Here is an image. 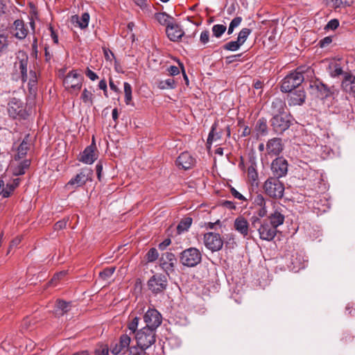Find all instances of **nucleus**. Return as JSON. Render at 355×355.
<instances>
[{"instance_id":"nucleus-15","label":"nucleus","mask_w":355,"mask_h":355,"mask_svg":"<svg viewBox=\"0 0 355 355\" xmlns=\"http://www.w3.org/2000/svg\"><path fill=\"white\" fill-rule=\"evenodd\" d=\"M8 112L10 116L24 118L26 112L22 101L16 98H11L8 103Z\"/></svg>"},{"instance_id":"nucleus-11","label":"nucleus","mask_w":355,"mask_h":355,"mask_svg":"<svg viewBox=\"0 0 355 355\" xmlns=\"http://www.w3.org/2000/svg\"><path fill=\"white\" fill-rule=\"evenodd\" d=\"M144 321L146 328L156 330L162 324V317L155 309H149L144 315Z\"/></svg>"},{"instance_id":"nucleus-57","label":"nucleus","mask_w":355,"mask_h":355,"mask_svg":"<svg viewBox=\"0 0 355 355\" xmlns=\"http://www.w3.org/2000/svg\"><path fill=\"white\" fill-rule=\"evenodd\" d=\"M242 21L241 17H234L230 22V25L234 28L238 27Z\"/></svg>"},{"instance_id":"nucleus-13","label":"nucleus","mask_w":355,"mask_h":355,"mask_svg":"<svg viewBox=\"0 0 355 355\" xmlns=\"http://www.w3.org/2000/svg\"><path fill=\"white\" fill-rule=\"evenodd\" d=\"M291 125L290 116L286 113L273 116L271 119V125L277 133H282Z\"/></svg>"},{"instance_id":"nucleus-54","label":"nucleus","mask_w":355,"mask_h":355,"mask_svg":"<svg viewBox=\"0 0 355 355\" xmlns=\"http://www.w3.org/2000/svg\"><path fill=\"white\" fill-rule=\"evenodd\" d=\"M147 354H148V355H162L163 350L160 345H159V346L155 345L154 346V352H148Z\"/></svg>"},{"instance_id":"nucleus-5","label":"nucleus","mask_w":355,"mask_h":355,"mask_svg":"<svg viewBox=\"0 0 355 355\" xmlns=\"http://www.w3.org/2000/svg\"><path fill=\"white\" fill-rule=\"evenodd\" d=\"M83 81V76L77 70H71L65 76L63 84L67 90L73 93L80 90Z\"/></svg>"},{"instance_id":"nucleus-43","label":"nucleus","mask_w":355,"mask_h":355,"mask_svg":"<svg viewBox=\"0 0 355 355\" xmlns=\"http://www.w3.org/2000/svg\"><path fill=\"white\" fill-rule=\"evenodd\" d=\"M272 200H267L265 202L264 206H259V209L257 210V215L259 218H263L269 214L268 209L271 206L269 203V202H271Z\"/></svg>"},{"instance_id":"nucleus-37","label":"nucleus","mask_w":355,"mask_h":355,"mask_svg":"<svg viewBox=\"0 0 355 355\" xmlns=\"http://www.w3.org/2000/svg\"><path fill=\"white\" fill-rule=\"evenodd\" d=\"M227 27L223 24H215L211 28L213 36L219 38L226 31Z\"/></svg>"},{"instance_id":"nucleus-9","label":"nucleus","mask_w":355,"mask_h":355,"mask_svg":"<svg viewBox=\"0 0 355 355\" xmlns=\"http://www.w3.org/2000/svg\"><path fill=\"white\" fill-rule=\"evenodd\" d=\"M93 171L88 167L83 168L66 184L67 189H76L83 186L87 182L92 180Z\"/></svg>"},{"instance_id":"nucleus-30","label":"nucleus","mask_w":355,"mask_h":355,"mask_svg":"<svg viewBox=\"0 0 355 355\" xmlns=\"http://www.w3.org/2000/svg\"><path fill=\"white\" fill-rule=\"evenodd\" d=\"M31 164L30 160L25 159L20 162L13 171V174L15 176H19L21 175H24L25 173L26 170L29 167Z\"/></svg>"},{"instance_id":"nucleus-16","label":"nucleus","mask_w":355,"mask_h":355,"mask_svg":"<svg viewBox=\"0 0 355 355\" xmlns=\"http://www.w3.org/2000/svg\"><path fill=\"white\" fill-rule=\"evenodd\" d=\"M271 171L275 176L274 178L279 180V178L285 176L288 171L287 161L283 157L276 158L272 162Z\"/></svg>"},{"instance_id":"nucleus-55","label":"nucleus","mask_w":355,"mask_h":355,"mask_svg":"<svg viewBox=\"0 0 355 355\" xmlns=\"http://www.w3.org/2000/svg\"><path fill=\"white\" fill-rule=\"evenodd\" d=\"M167 71L171 76H176L180 73V70L176 66H170Z\"/></svg>"},{"instance_id":"nucleus-23","label":"nucleus","mask_w":355,"mask_h":355,"mask_svg":"<svg viewBox=\"0 0 355 355\" xmlns=\"http://www.w3.org/2000/svg\"><path fill=\"white\" fill-rule=\"evenodd\" d=\"M13 26V35L19 40L24 39L28 34V30L25 28L24 21L20 19H17L14 21Z\"/></svg>"},{"instance_id":"nucleus-60","label":"nucleus","mask_w":355,"mask_h":355,"mask_svg":"<svg viewBox=\"0 0 355 355\" xmlns=\"http://www.w3.org/2000/svg\"><path fill=\"white\" fill-rule=\"evenodd\" d=\"M223 205L229 209H236V205H235L234 202L230 201V200L224 201L223 202Z\"/></svg>"},{"instance_id":"nucleus-62","label":"nucleus","mask_w":355,"mask_h":355,"mask_svg":"<svg viewBox=\"0 0 355 355\" xmlns=\"http://www.w3.org/2000/svg\"><path fill=\"white\" fill-rule=\"evenodd\" d=\"M67 223L65 221H58L54 225V229L55 230H60L66 227Z\"/></svg>"},{"instance_id":"nucleus-33","label":"nucleus","mask_w":355,"mask_h":355,"mask_svg":"<svg viewBox=\"0 0 355 355\" xmlns=\"http://www.w3.org/2000/svg\"><path fill=\"white\" fill-rule=\"evenodd\" d=\"M28 144L25 140H23L19 146V147L17 148V153L15 157V159H20L23 158L27 153V151L28 150Z\"/></svg>"},{"instance_id":"nucleus-40","label":"nucleus","mask_w":355,"mask_h":355,"mask_svg":"<svg viewBox=\"0 0 355 355\" xmlns=\"http://www.w3.org/2000/svg\"><path fill=\"white\" fill-rule=\"evenodd\" d=\"M192 219L191 218L182 220L177 227L178 234H182L183 232L187 231L190 227Z\"/></svg>"},{"instance_id":"nucleus-3","label":"nucleus","mask_w":355,"mask_h":355,"mask_svg":"<svg viewBox=\"0 0 355 355\" xmlns=\"http://www.w3.org/2000/svg\"><path fill=\"white\" fill-rule=\"evenodd\" d=\"M28 57L23 55V58L16 62V66L19 67L21 73V80L26 82L28 80V86L31 94H35L37 89V77L36 72L31 70L27 74Z\"/></svg>"},{"instance_id":"nucleus-27","label":"nucleus","mask_w":355,"mask_h":355,"mask_svg":"<svg viewBox=\"0 0 355 355\" xmlns=\"http://www.w3.org/2000/svg\"><path fill=\"white\" fill-rule=\"evenodd\" d=\"M70 307L71 305L69 302L63 300H58L55 306L54 312L56 315L61 316L69 311Z\"/></svg>"},{"instance_id":"nucleus-59","label":"nucleus","mask_w":355,"mask_h":355,"mask_svg":"<svg viewBox=\"0 0 355 355\" xmlns=\"http://www.w3.org/2000/svg\"><path fill=\"white\" fill-rule=\"evenodd\" d=\"M332 42V40L330 37H325L322 40H320V44L321 47H325L328 44H329Z\"/></svg>"},{"instance_id":"nucleus-10","label":"nucleus","mask_w":355,"mask_h":355,"mask_svg":"<svg viewBox=\"0 0 355 355\" xmlns=\"http://www.w3.org/2000/svg\"><path fill=\"white\" fill-rule=\"evenodd\" d=\"M200 252L196 248H189L184 250L180 255L181 263L188 267H193L201 261Z\"/></svg>"},{"instance_id":"nucleus-51","label":"nucleus","mask_w":355,"mask_h":355,"mask_svg":"<svg viewBox=\"0 0 355 355\" xmlns=\"http://www.w3.org/2000/svg\"><path fill=\"white\" fill-rule=\"evenodd\" d=\"M339 26V21L336 19H331L327 24L325 28L335 30Z\"/></svg>"},{"instance_id":"nucleus-35","label":"nucleus","mask_w":355,"mask_h":355,"mask_svg":"<svg viewBox=\"0 0 355 355\" xmlns=\"http://www.w3.org/2000/svg\"><path fill=\"white\" fill-rule=\"evenodd\" d=\"M93 93L85 88L82 92L80 98L84 103L88 105H92L93 104Z\"/></svg>"},{"instance_id":"nucleus-19","label":"nucleus","mask_w":355,"mask_h":355,"mask_svg":"<svg viewBox=\"0 0 355 355\" xmlns=\"http://www.w3.org/2000/svg\"><path fill=\"white\" fill-rule=\"evenodd\" d=\"M166 33L168 39L173 42L178 41L184 34L180 26L175 21L170 24L169 27L166 28Z\"/></svg>"},{"instance_id":"nucleus-7","label":"nucleus","mask_w":355,"mask_h":355,"mask_svg":"<svg viewBox=\"0 0 355 355\" xmlns=\"http://www.w3.org/2000/svg\"><path fill=\"white\" fill-rule=\"evenodd\" d=\"M272 210L268 214V220L277 228L282 225L285 220L284 207L275 201L269 202Z\"/></svg>"},{"instance_id":"nucleus-12","label":"nucleus","mask_w":355,"mask_h":355,"mask_svg":"<svg viewBox=\"0 0 355 355\" xmlns=\"http://www.w3.org/2000/svg\"><path fill=\"white\" fill-rule=\"evenodd\" d=\"M205 247L211 252L220 250L223 245V241L218 233L208 232L204 235Z\"/></svg>"},{"instance_id":"nucleus-29","label":"nucleus","mask_w":355,"mask_h":355,"mask_svg":"<svg viewBox=\"0 0 355 355\" xmlns=\"http://www.w3.org/2000/svg\"><path fill=\"white\" fill-rule=\"evenodd\" d=\"M248 178L252 185L258 184V173L254 164H251L248 168Z\"/></svg>"},{"instance_id":"nucleus-25","label":"nucleus","mask_w":355,"mask_h":355,"mask_svg":"<svg viewBox=\"0 0 355 355\" xmlns=\"http://www.w3.org/2000/svg\"><path fill=\"white\" fill-rule=\"evenodd\" d=\"M342 87L347 93L355 94V76L352 74L345 75L342 82Z\"/></svg>"},{"instance_id":"nucleus-61","label":"nucleus","mask_w":355,"mask_h":355,"mask_svg":"<svg viewBox=\"0 0 355 355\" xmlns=\"http://www.w3.org/2000/svg\"><path fill=\"white\" fill-rule=\"evenodd\" d=\"M241 54L233 55L230 56H227L226 58V61L227 63L230 64L233 62L238 60V59L241 57Z\"/></svg>"},{"instance_id":"nucleus-36","label":"nucleus","mask_w":355,"mask_h":355,"mask_svg":"<svg viewBox=\"0 0 355 355\" xmlns=\"http://www.w3.org/2000/svg\"><path fill=\"white\" fill-rule=\"evenodd\" d=\"M20 179L19 178H14L10 182L7 183L6 189L7 191H5V197H8L10 193L15 190L16 187L19 184Z\"/></svg>"},{"instance_id":"nucleus-6","label":"nucleus","mask_w":355,"mask_h":355,"mask_svg":"<svg viewBox=\"0 0 355 355\" xmlns=\"http://www.w3.org/2000/svg\"><path fill=\"white\" fill-rule=\"evenodd\" d=\"M137 345L149 349L155 342V330L143 327L135 334Z\"/></svg>"},{"instance_id":"nucleus-52","label":"nucleus","mask_w":355,"mask_h":355,"mask_svg":"<svg viewBox=\"0 0 355 355\" xmlns=\"http://www.w3.org/2000/svg\"><path fill=\"white\" fill-rule=\"evenodd\" d=\"M230 191H231L232 195L235 198L239 199L240 200H246V198L234 187H231Z\"/></svg>"},{"instance_id":"nucleus-50","label":"nucleus","mask_w":355,"mask_h":355,"mask_svg":"<svg viewBox=\"0 0 355 355\" xmlns=\"http://www.w3.org/2000/svg\"><path fill=\"white\" fill-rule=\"evenodd\" d=\"M8 46V38L4 35L0 34V51L6 49Z\"/></svg>"},{"instance_id":"nucleus-32","label":"nucleus","mask_w":355,"mask_h":355,"mask_svg":"<svg viewBox=\"0 0 355 355\" xmlns=\"http://www.w3.org/2000/svg\"><path fill=\"white\" fill-rule=\"evenodd\" d=\"M158 87L160 89H171L176 87V83L172 78L160 80L158 82Z\"/></svg>"},{"instance_id":"nucleus-63","label":"nucleus","mask_w":355,"mask_h":355,"mask_svg":"<svg viewBox=\"0 0 355 355\" xmlns=\"http://www.w3.org/2000/svg\"><path fill=\"white\" fill-rule=\"evenodd\" d=\"M98 87L100 89H102L104 91V93H105V95L106 96V93H107V83L106 81L103 79V80H101L99 83H98Z\"/></svg>"},{"instance_id":"nucleus-31","label":"nucleus","mask_w":355,"mask_h":355,"mask_svg":"<svg viewBox=\"0 0 355 355\" xmlns=\"http://www.w3.org/2000/svg\"><path fill=\"white\" fill-rule=\"evenodd\" d=\"M255 128L259 135H266L268 133L266 120L264 118L259 119L256 123Z\"/></svg>"},{"instance_id":"nucleus-45","label":"nucleus","mask_w":355,"mask_h":355,"mask_svg":"<svg viewBox=\"0 0 355 355\" xmlns=\"http://www.w3.org/2000/svg\"><path fill=\"white\" fill-rule=\"evenodd\" d=\"M114 271L115 267L106 268L103 271L100 272L99 277L103 280H107L114 274Z\"/></svg>"},{"instance_id":"nucleus-56","label":"nucleus","mask_w":355,"mask_h":355,"mask_svg":"<svg viewBox=\"0 0 355 355\" xmlns=\"http://www.w3.org/2000/svg\"><path fill=\"white\" fill-rule=\"evenodd\" d=\"M171 243L170 239H164L162 243L159 244V249L161 250H165Z\"/></svg>"},{"instance_id":"nucleus-48","label":"nucleus","mask_w":355,"mask_h":355,"mask_svg":"<svg viewBox=\"0 0 355 355\" xmlns=\"http://www.w3.org/2000/svg\"><path fill=\"white\" fill-rule=\"evenodd\" d=\"M266 201L261 194H257L253 198V203L255 206H264Z\"/></svg>"},{"instance_id":"nucleus-17","label":"nucleus","mask_w":355,"mask_h":355,"mask_svg":"<svg viewBox=\"0 0 355 355\" xmlns=\"http://www.w3.org/2000/svg\"><path fill=\"white\" fill-rule=\"evenodd\" d=\"M96 144L94 138L92 139V143L85 148L83 152L81 153L79 158V161L85 164H92L97 159V155L95 153Z\"/></svg>"},{"instance_id":"nucleus-22","label":"nucleus","mask_w":355,"mask_h":355,"mask_svg":"<svg viewBox=\"0 0 355 355\" xmlns=\"http://www.w3.org/2000/svg\"><path fill=\"white\" fill-rule=\"evenodd\" d=\"M176 163L179 167L187 170L191 168L193 165L194 159L188 152H184L179 155L176 160Z\"/></svg>"},{"instance_id":"nucleus-26","label":"nucleus","mask_w":355,"mask_h":355,"mask_svg":"<svg viewBox=\"0 0 355 355\" xmlns=\"http://www.w3.org/2000/svg\"><path fill=\"white\" fill-rule=\"evenodd\" d=\"M286 103L285 102L279 98H275L271 104V112L273 116L277 114H285Z\"/></svg>"},{"instance_id":"nucleus-44","label":"nucleus","mask_w":355,"mask_h":355,"mask_svg":"<svg viewBox=\"0 0 355 355\" xmlns=\"http://www.w3.org/2000/svg\"><path fill=\"white\" fill-rule=\"evenodd\" d=\"M252 31L250 28H242L240 32L239 33V35L237 37V40L239 42H240L242 44L245 43L248 37L251 33Z\"/></svg>"},{"instance_id":"nucleus-41","label":"nucleus","mask_w":355,"mask_h":355,"mask_svg":"<svg viewBox=\"0 0 355 355\" xmlns=\"http://www.w3.org/2000/svg\"><path fill=\"white\" fill-rule=\"evenodd\" d=\"M243 44L239 42L238 40L236 41H231L227 43H226L223 48L225 50L231 51H236L242 46Z\"/></svg>"},{"instance_id":"nucleus-58","label":"nucleus","mask_w":355,"mask_h":355,"mask_svg":"<svg viewBox=\"0 0 355 355\" xmlns=\"http://www.w3.org/2000/svg\"><path fill=\"white\" fill-rule=\"evenodd\" d=\"M65 275V271H61L60 273L55 275L54 277L52 278L51 281L49 282V284L53 285L54 282L58 280L61 277H64Z\"/></svg>"},{"instance_id":"nucleus-42","label":"nucleus","mask_w":355,"mask_h":355,"mask_svg":"<svg viewBox=\"0 0 355 355\" xmlns=\"http://www.w3.org/2000/svg\"><path fill=\"white\" fill-rule=\"evenodd\" d=\"M139 318L134 317L132 320L128 324V329L130 331L129 336L131 337L132 334H135L139 324Z\"/></svg>"},{"instance_id":"nucleus-21","label":"nucleus","mask_w":355,"mask_h":355,"mask_svg":"<svg viewBox=\"0 0 355 355\" xmlns=\"http://www.w3.org/2000/svg\"><path fill=\"white\" fill-rule=\"evenodd\" d=\"M234 227L243 238L248 237L250 231L249 223L243 216H240L234 220Z\"/></svg>"},{"instance_id":"nucleus-4","label":"nucleus","mask_w":355,"mask_h":355,"mask_svg":"<svg viewBox=\"0 0 355 355\" xmlns=\"http://www.w3.org/2000/svg\"><path fill=\"white\" fill-rule=\"evenodd\" d=\"M304 80L301 67L287 75L282 80L281 90L283 92H291L300 85Z\"/></svg>"},{"instance_id":"nucleus-14","label":"nucleus","mask_w":355,"mask_h":355,"mask_svg":"<svg viewBox=\"0 0 355 355\" xmlns=\"http://www.w3.org/2000/svg\"><path fill=\"white\" fill-rule=\"evenodd\" d=\"M167 279L165 275L156 274L148 282V286L153 293H159L166 288Z\"/></svg>"},{"instance_id":"nucleus-20","label":"nucleus","mask_w":355,"mask_h":355,"mask_svg":"<svg viewBox=\"0 0 355 355\" xmlns=\"http://www.w3.org/2000/svg\"><path fill=\"white\" fill-rule=\"evenodd\" d=\"M283 150L282 140L279 138H273L267 142V153L270 156L278 155Z\"/></svg>"},{"instance_id":"nucleus-64","label":"nucleus","mask_w":355,"mask_h":355,"mask_svg":"<svg viewBox=\"0 0 355 355\" xmlns=\"http://www.w3.org/2000/svg\"><path fill=\"white\" fill-rule=\"evenodd\" d=\"M109 349L107 347H104L102 349L96 352V355H108Z\"/></svg>"},{"instance_id":"nucleus-18","label":"nucleus","mask_w":355,"mask_h":355,"mask_svg":"<svg viewBox=\"0 0 355 355\" xmlns=\"http://www.w3.org/2000/svg\"><path fill=\"white\" fill-rule=\"evenodd\" d=\"M176 259L172 252H166L162 254L160 260V266L166 273L173 271Z\"/></svg>"},{"instance_id":"nucleus-49","label":"nucleus","mask_w":355,"mask_h":355,"mask_svg":"<svg viewBox=\"0 0 355 355\" xmlns=\"http://www.w3.org/2000/svg\"><path fill=\"white\" fill-rule=\"evenodd\" d=\"M209 41V32L207 30H205L201 32L200 36V42L202 44H206Z\"/></svg>"},{"instance_id":"nucleus-24","label":"nucleus","mask_w":355,"mask_h":355,"mask_svg":"<svg viewBox=\"0 0 355 355\" xmlns=\"http://www.w3.org/2000/svg\"><path fill=\"white\" fill-rule=\"evenodd\" d=\"M89 18V13L84 12L80 17L76 15H73L71 18V21L81 29H84L88 26Z\"/></svg>"},{"instance_id":"nucleus-46","label":"nucleus","mask_w":355,"mask_h":355,"mask_svg":"<svg viewBox=\"0 0 355 355\" xmlns=\"http://www.w3.org/2000/svg\"><path fill=\"white\" fill-rule=\"evenodd\" d=\"M33 324H34L33 320L31 318L26 317L21 322V330L22 331L31 330Z\"/></svg>"},{"instance_id":"nucleus-8","label":"nucleus","mask_w":355,"mask_h":355,"mask_svg":"<svg viewBox=\"0 0 355 355\" xmlns=\"http://www.w3.org/2000/svg\"><path fill=\"white\" fill-rule=\"evenodd\" d=\"M265 193L271 198H281L284 195V186L278 179L270 178L264 183Z\"/></svg>"},{"instance_id":"nucleus-53","label":"nucleus","mask_w":355,"mask_h":355,"mask_svg":"<svg viewBox=\"0 0 355 355\" xmlns=\"http://www.w3.org/2000/svg\"><path fill=\"white\" fill-rule=\"evenodd\" d=\"M85 74L92 81L97 80L98 78L97 74L89 68L87 69Z\"/></svg>"},{"instance_id":"nucleus-28","label":"nucleus","mask_w":355,"mask_h":355,"mask_svg":"<svg viewBox=\"0 0 355 355\" xmlns=\"http://www.w3.org/2000/svg\"><path fill=\"white\" fill-rule=\"evenodd\" d=\"M155 18L161 25L166 26V28L169 27L170 24L175 21L173 17L166 12L157 13Z\"/></svg>"},{"instance_id":"nucleus-2","label":"nucleus","mask_w":355,"mask_h":355,"mask_svg":"<svg viewBox=\"0 0 355 355\" xmlns=\"http://www.w3.org/2000/svg\"><path fill=\"white\" fill-rule=\"evenodd\" d=\"M252 227L257 230L259 238L261 240L270 241L275 237L277 230V227L270 223L267 219L261 220L257 216L251 218Z\"/></svg>"},{"instance_id":"nucleus-34","label":"nucleus","mask_w":355,"mask_h":355,"mask_svg":"<svg viewBox=\"0 0 355 355\" xmlns=\"http://www.w3.org/2000/svg\"><path fill=\"white\" fill-rule=\"evenodd\" d=\"M217 123H214L212 126L211 131L208 135L207 138V144H211L214 141L220 139L221 137L220 132H215V130L216 129Z\"/></svg>"},{"instance_id":"nucleus-38","label":"nucleus","mask_w":355,"mask_h":355,"mask_svg":"<svg viewBox=\"0 0 355 355\" xmlns=\"http://www.w3.org/2000/svg\"><path fill=\"white\" fill-rule=\"evenodd\" d=\"M125 103L126 105H132V87L128 83H124Z\"/></svg>"},{"instance_id":"nucleus-39","label":"nucleus","mask_w":355,"mask_h":355,"mask_svg":"<svg viewBox=\"0 0 355 355\" xmlns=\"http://www.w3.org/2000/svg\"><path fill=\"white\" fill-rule=\"evenodd\" d=\"M311 87L312 89H316L320 93V94H317L318 96L323 97L327 95V87L322 83H315L313 85H311Z\"/></svg>"},{"instance_id":"nucleus-47","label":"nucleus","mask_w":355,"mask_h":355,"mask_svg":"<svg viewBox=\"0 0 355 355\" xmlns=\"http://www.w3.org/2000/svg\"><path fill=\"white\" fill-rule=\"evenodd\" d=\"M159 257L157 250L155 248H150L146 254V259L148 262L155 261Z\"/></svg>"},{"instance_id":"nucleus-1","label":"nucleus","mask_w":355,"mask_h":355,"mask_svg":"<svg viewBox=\"0 0 355 355\" xmlns=\"http://www.w3.org/2000/svg\"><path fill=\"white\" fill-rule=\"evenodd\" d=\"M130 336L127 333L122 334L120 336L119 343L112 348V354L117 355L121 353L125 354L128 351L129 355H146V348L137 345V346L130 347Z\"/></svg>"}]
</instances>
